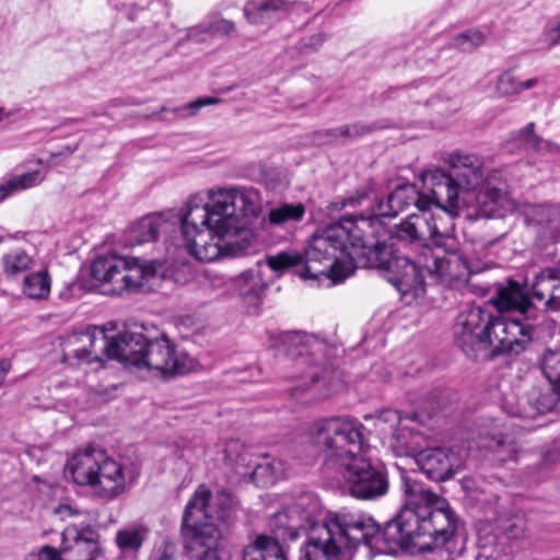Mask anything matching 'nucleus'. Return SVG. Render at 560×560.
<instances>
[{"label": "nucleus", "instance_id": "nucleus-1", "mask_svg": "<svg viewBox=\"0 0 560 560\" xmlns=\"http://www.w3.org/2000/svg\"><path fill=\"white\" fill-rule=\"evenodd\" d=\"M261 208V195L254 187H212L206 202L194 196L178 211L150 213L131 223L125 231L126 245L154 242L179 223L189 254L198 261L211 262L228 254L226 238L238 233L240 219L256 218Z\"/></svg>", "mask_w": 560, "mask_h": 560}, {"label": "nucleus", "instance_id": "nucleus-2", "mask_svg": "<svg viewBox=\"0 0 560 560\" xmlns=\"http://www.w3.org/2000/svg\"><path fill=\"white\" fill-rule=\"evenodd\" d=\"M364 429L349 416L322 417L307 424L305 438L327 466L342 470L353 498L375 500L387 493L389 482L385 470L365 457Z\"/></svg>", "mask_w": 560, "mask_h": 560}, {"label": "nucleus", "instance_id": "nucleus-3", "mask_svg": "<svg viewBox=\"0 0 560 560\" xmlns=\"http://www.w3.org/2000/svg\"><path fill=\"white\" fill-rule=\"evenodd\" d=\"M407 501L395 518L371 538L374 553L396 555L402 550L432 551L453 544L457 518L448 503L420 483L406 482Z\"/></svg>", "mask_w": 560, "mask_h": 560}, {"label": "nucleus", "instance_id": "nucleus-4", "mask_svg": "<svg viewBox=\"0 0 560 560\" xmlns=\"http://www.w3.org/2000/svg\"><path fill=\"white\" fill-rule=\"evenodd\" d=\"M452 230L451 217L411 213L393 228V237L416 245L420 249L419 261L428 273L452 287L466 282L472 271L466 256L458 249Z\"/></svg>", "mask_w": 560, "mask_h": 560}, {"label": "nucleus", "instance_id": "nucleus-5", "mask_svg": "<svg viewBox=\"0 0 560 560\" xmlns=\"http://www.w3.org/2000/svg\"><path fill=\"white\" fill-rule=\"evenodd\" d=\"M107 358L118 360L128 369L163 376L185 374L194 366V361L186 353L177 352L165 335L143 324L112 337L107 342Z\"/></svg>", "mask_w": 560, "mask_h": 560}, {"label": "nucleus", "instance_id": "nucleus-6", "mask_svg": "<svg viewBox=\"0 0 560 560\" xmlns=\"http://www.w3.org/2000/svg\"><path fill=\"white\" fill-rule=\"evenodd\" d=\"M376 532V521L370 515L350 511L330 513L310 524L301 560H351L360 544L370 548Z\"/></svg>", "mask_w": 560, "mask_h": 560}, {"label": "nucleus", "instance_id": "nucleus-7", "mask_svg": "<svg viewBox=\"0 0 560 560\" xmlns=\"http://www.w3.org/2000/svg\"><path fill=\"white\" fill-rule=\"evenodd\" d=\"M444 163L448 166L447 172L442 168L428 171L422 174V182L435 206L455 215L460 202H469L467 194L475 191L491 171L485 167L481 156L464 151L448 153Z\"/></svg>", "mask_w": 560, "mask_h": 560}, {"label": "nucleus", "instance_id": "nucleus-8", "mask_svg": "<svg viewBox=\"0 0 560 560\" xmlns=\"http://www.w3.org/2000/svg\"><path fill=\"white\" fill-rule=\"evenodd\" d=\"M345 235L340 228H326L313 236L304 255L296 252H281L267 256L266 262L270 269L278 272L304 262L302 277L318 279L325 277L334 282L342 281L353 273V264L346 259L340 248V237Z\"/></svg>", "mask_w": 560, "mask_h": 560}, {"label": "nucleus", "instance_id": "nucleus-9", "mask_svg": "<svg viewBox=\"0 0 560 560\" xmlns=\"http://www.w3.org/2000/svg\"><path fill=\"white\" fill-rule=\"evenodd\" d=\"M491 313L480 305H470L459 312L453 334L458 348L472 360L489 359L488 326Z\"/></svg>", "mask_w": 560, "mask_h": 560}, {"label": "nucleus", "instance_id": "nucleus-10", "mask_svg": "<svg viewBox=\"0 0 560 560\" xmlns=\"http://www.w3.org/2000/svg\"><path fill=\"white\" fill-rule=\"evenodd\" d=\"M207 494L206 490H199L196 497L187 503L184 511L182 533L186 541L185 548L192 553L189 560H220L217 548L222 538L221 530L212 523L190 524L195 508L199 506V511L203 510L207 503Z\"/></svg>", "mask_w": 560, "mask_h": 560}, {"label": "nucleus", "instance_id": "nucleus-11", "mask_svg": "<svg viewBox=\"0 0 560 560\" xmlns=\"http://www.w3.org/2000/svg\"><path fill=\"white\" fill-rule=\"evenodd\" d=\"M158 280L154 262L140 265L121 257H107V295L150 290Z\"/></svg>", "mask_w": 560, "mask_h": 560}, {"label": "nucleus", "instance_id": "nucleus-12", "mask_svg": "<svg viewBox=\"0 0 560 560\" xmlns=\"http://www.w3.org/2000/svg\"><path fill=\"white\" fill-rule=\"evenodd\" d=\"M62 362L70 366L97 363L104 366L105 326H90L83 331H72L60 339Z\"/></svg>", "mask_w": 560, "mask_h": 560}, {"label": "nucleus", "instance_id": "nucleus-13", "mask_svg": "<svg viewBox=\"0 0 560 560\" xmlns=\"http://www.w3.org/2000/svg\"><path fill=\"white\" fill-rule=\"evenodd\" d=\"M489 358L502 354H518L525 350L533 339V325L521 317L509 318L500 314H491L488 326Z\"/></svg>", "mask_w": 560, "mask_h": 560}, {"label": "nucleus", "instance_id": "nucleus-14", "mask_svg": "<svg viewBox=\"0 0 560 560\" xmlns=\"http://www.w3.org/2000/svg\"><path fill=\"white\" fill-rule=\"evenodd\" d=\"M54 515L60 521H71L63 529V540H72L69 557L63 560H95L100 556V535L91 525H83V522H75L77 518H86V515L71 504L62 503L54 509Z\"/></svg>", "mask_w": 560, "mask_h": 560}, {"label": "nucleus", "instance_id": "nucleus-15", "mask_svg": "<svg viewBox=\"0 0 560 560\" xmlns=\"http://www.w3.org/2000/svg\"><path fill=\"white\" fill-rule=\"evenodd\" d=\"M469 202H460V207L472 208L485 218H502L515 210V203L504 191V183L498 172L491 175L475 190L467 194Z\"/></svg>", "mask_w": 560, "mask_h": 560}, {"label": "nucleus", "instance_id": "nucleus-16", "mask_svg": "<svg viewBox=\"0 0 560 560\" xmlns=\"http://www.w3.org/2000/svg\"><path fill=\"white\" fill-rule=\"evenodd\" d=\"M390 238L393 237V229L390 230ZM401 245L410 246L415 252V259L411 260L406 256H397L394 259L393 268L388 269V280L398 290L407 303H412L421 298L425 292L424 280L422 276L423 265L419 261L420 249L416 245L398 241Z\"/></svg>", "mask_w": 560, "mask_h": 560}, {"label": "nucleus", "instance_id": "nucleus-17", "mask_svg": "<svg viewBox=\"0 0 560 560\" xmlns=\"http://www.w3.org/2000/svg\"><path fill=\"white\" fill-rule=\"evenodd\" d=\"M416 460L429 479L445 481L464 468L466 456L459 450L432 447L420 451Z\"/></svg>", "mask_w": 560, "mask_h": 560}, {"label": "nucleus", "instance_id": "nucleus-18", "mask_svg": "<svg viewBox=\"0 0 560 560\" xmlns=\"http://www.w3.org/2000/svg\"><path fill=\"white\" fill-rule=\"evenodd\" d=\"M317 508L316 501L311 502L308 497L301 498L287 510L275 513L269 526L278 538L295 539L300 529L307 533L310 524L315 521Z\"/></svg>", "mask_w": 560, "mask_h": 560}, {"label": "nucleus", "instance_id": "nucleus-19", "mask_svg": "<svg viewBox=\"0 0 560 560\" xmlns=\"http://www.w3.org/2000/svg\"><path fill=\"white\" fill-rule=\"evenodd\" d=\"M503 407L512 417L535 419L560 408V394L555 388L542 390L534 387L521 397L508 399Z\"/></svg>", "mask_w": 560, "mask_h": 560}, {"label": "nucleus", "instance_id": "nucleus-20", "mask_svg": "<svg viewBox=\"0 0 560 560\" xmlns=\"http://www.w3.org/2000/svg\"><path fill=\"white\" fill-rule=\"evenodd\" d=\"M105 452L103 450L86 448L74 454L67 467L73 481L79 486L101 489L104 476Z\"/></svg>", "mask_w": 560, "mask_h": 560}, {"label": "nucleus", "instance_id": "nucleus-21", "mask_svg": "<svg viewBox=\"0 0 560 560\" xmlns=\"http://www.w3.org/2000/svg\"><path fill=\"white\" fill-rule=\"evenodd\" d=\"M489 302L499 313L515 312L520 317L529 320L536 317V308L518 282L508 280L500 284Z\"/></svg>", "mask_w": 560, "mask_h": 560}, {"label": "nucleus", "instance_id": "nucleus-22", "mask_svg": "<svg viewBox=\"0 0 560 560\" xmlns=\"http://www.w3.org/2000/svg\"><path fill=\"white\" fill-rule=\"evenodd\" d=\"M431 203L435 205L427 187L424 192H420L415 185H400L389 194L385 206L383 203L378 206V214L395 217L399 212L409 209V207L415 206L422 211L421 214L432 217L424 212Z\"/></svg>", "mask_w": 560, "mask_h": 560}, {"label": "nucleus", "instance_id": "nucleus-23", "mask_svg": "<svg viewBox=\"0 0 560 560\" xmlns=\"http://www.w3.org/2000/svg\"><path fill=\"white\" fill-rule=\"evenodd\" d=\"M525 222L536 229L546 241L560 242V205H527L524 209Z\"/></svg>", "mask_w": 560, "mask_h": 560}, {"label": "nucleus", "instance_id": "nucleus-24", "mask_svg": "<svg viewBox=\"0 0 560 560\" xmlns=\"http://www.w3.org/2000/svg\"><path fill=\"white\" fill-rule=\"evenodd\" d=\"M533 296L549 312H560V262L541 269L532 284Z\"/></svg>", "mask_w": 560, "mask_h": 560}, {"label": "nucleus", "instance_id": "nucleus-25", "mask_svg": "<svg viewBox=\"0 0 560 560\" xmlns=\"http://www.w3.org/2000/svg\"><path fill=\"white\" fill-rule=\"evenodd\" d=\"M368 225L373 228L375 223H380L376 215H369L365 218L363 214L343 218L337 223L330 224L328 228H340L343 230L345 235L340 237V248L346 255V259H349L354 255L363 245L368 243L365 235L363 234L362 226Z\"/></svg>", "mask_w": 560, "mask_h": 560}, {"label": "nucleus", "instance_id": "nucleus-26", "mask_svg": "<svg viewBox=\"0 0 560 560\" xmlns=\"http://www.w3.org/2000/svg\"><path fill=\"white\" fill-rule=\"evenodd\" d=\"M479 529L489 530L488 534L495 538V544L506 551L510 542L525 537L526 520L522 514L504 513L482 525Z\"/></svg>", "mask_w": 560, "mask_h": 560}, {"label": "nucleus", "instance_id": "nucleus-27", "mask_svg": "<svg viewBox=\"0 0 560 560\" xmlns=\"http://www.w3.org/2000/svg\"><path fill=\"white\" fill-rule=\"evenodd\" d=\"M201 489L208 492L207 503L202 511H199V506L195 508L194 515L190 518V524L196 523L198 525H201L206 523H212L218 528V525L214 523V520L228 522L233 517V498L229 493L221 492L218 493L214 499H211V492L205 486H200L197 488L188 503L196 497L197 492Z\"/></svg>", "mask_w": 560, "mask_h": 560}, {"label": "nucleus", "instance_id": "nucleus-28", "mask_svg": "<svg viewBox=\"0 0 560 560\" xmlns=\"http://www.w3.org/2000/svg\"><path fill=\"white\" fill-rule=\"evenodd\" d=\"M390 243L386 240L376 241L374 244L366 243L363 245L349 260L353 264L357 260L359 265L365 268H375L388 271L393 268L395 256L394 246L399 244L396 240L389 237Z\"/></svg>", "mask_w": 560, "mask_h": 560}, {"label": "nucleus", "instance_id": "nucleus-29", "mask_svg": "<svg viewBox=\"0 0 560 560\" xmlns=\"http://www.w3.org/2000/svg\"><path fill=\"white\" fill-rule=\"evenodd\" d=\"M232 287L245 305L257 307L264 300L267 282L260 270L249 269L235 276Z\"/></svg>", "mask_w": 560, "mask_h": 560}, {"label": "nucleus", "instance_id": "nucleus-30", "mask_svg": "<svg viewBox=\"0 0 560 560\" xmlns=\"http://www.w3.org/2000/svg\"><path fill=\"white\" fill-rule=\"evenodd\" d=\"M488 533L490 532L479 529L477 545L471 548L460 546L456 556L451 553L452 560H503L506 551Z\"/></svg>", "mask_w": 560, "mask_h": 560}, {"label": "nucleus", "instance_id": "nucleus-31", "mask_svg": "<svg viewBox=\"0 0 560 560\" xmlns=\"http://www.w3.org/2000/svg\"><path fill=\"white\" fill-rule=\"evenodd\" d=\"M486 446L502 460L515 459L520 451V441L516 432L511 425L504 424L501 430L489 435Z\"/></svg>", "mask_w": 560, "mask_h": 560}, {"label": "nucleus", "instance_id": "nucleus-32", "mask_svg": "<svg viewBox=\"0 0 560 560\" xmlns=\"http://www.w3.org/2000/svg\"><path fill=\"white\" fill-rule=\"evenodd\" d=\"M243 560H288L278 538L258 535L242 551Z\"/></svg>", "mask_w": 560, "mask_h": 560}, {"label": "nucleus", "instance_id": "nucleus-33", "mask_svg": "<svg viewBox=\"0 0 560 560\" xmlns=\"http://www.w3.org/2000/svg\"><path fill=\"white\" fill-rule=\"evenodd\" d=\"M290 2L287 0H248L244 8V16L249 24H266L272 13L287 11Z\"/></svg>", "mask_w": 560, "mask_h": 560}, {"label": "nucleus", "instance_id": "nucleus-34", "mask_svg": "<svg viewBox=\"0 0 560 560\" xmlns=\"http://www.w3.org/2000/svg\"><path fill=\"white\" fill-rule=\"evenodd\" d=\"M289 465L275 457H264L261 463L255 465L252 471V478L257 483L266 487L275 483L278 479L287 476Z\"/></svg>", "mask_w": 560, "mask_h": 560}, {"label": "nucleus", "instance_id": "nucleus-35", "mask_svg": "<svg viewBox=\"0 0 560 560\" xmlns=\"http://www.w3.org/2000/svg\"><path fill=\"white\" fill-rule=\"evenodd\" d=\"M149 535V528L143 524H132L117 530L115 544L122 553L138 552Z\"/></svg>", "mask_w": 560, "mask_h": 560}, {"label": "nucleus", "instance_id": "nucleus-36", "mask_svg": "<svg viewBox=\"0 0 560 560\" xmlns=\"http://www.w3.org/2000/svg\"><path fill=\"white\" fill-rule=\"evenodd\" d=\"M418 436L406 425H400L385 438L384 443L396 456H408L418 451Z\"/></svg>", "mask_w": 560, "mask_h": 560}, {"label": "nucleus", "instance_id": "nucleus-37", "mask_svg": "<svg viewBox=\"0 0 560 560\" xmlns=\"http://www.w3.org/2000/svg\"><path fill=\"white\" fill-rule=\"evenodd\" d=\"M372 131V127L361 122L341 126L338 128L320 130L314 133V141L318 144H328L346 139H353L366 135Z\"/></svg>", "mask_w": 560, "mask_h": 560}, {"label": "nucleus", "instance_id": "nucleus-38", "mask_svg": "<svg viewBox=\"0 0 560 560\" xmlns=\"http://www.w3.org/2000/svg\"><path fill=\"white\" fill-rule=\"evenodd\" d=\"M51 280L46 268L26 275L22 281V293L32 300H46L50 294Z\"/></svg>", "mask_w": 560, "mask_h": 560}, {"label": "nucleus", "instance_id": "nucleus-39", "mask_svg": "<svg viewBox=\"0 0 560 560\" xmlns=\"http://www.w3.org/2000/svg\"><path fill=\"white\" fill-rule=\"evenodd\" d=\"M105 283V258L98 256L85 269H83L78 280L72 284L85 292H93L102 289Z\"/></svg>", "mask_w": 560, "mask_h": 560}, {"label": "nucleus", "instance_id": "nucleus-40", "mask_svg": "<svg viewBox=\"0 0 560 560\" xmlns=\"http://www.w3.org/2000/svg\"><path fill=\"white\" fill-rule=\"evenodd\" d=\"M34 259L22 249H14L4 254L1 258V266L8 279H16L23 272L34 267Z\"/></svg>", "mask_w": 560, "mask_h": 560}, {"label": "nucleus", "instance_id": "nucleus-41", "mask_svg": "<svg viewBox=\"0 0 560 560\" xmlns=\"http://www.w3.org/2000/svg\"><path fill=\"white\" fill-rule=\"evenodd\" d=\"M280 340L285 348V353L294 359L306 357L315 343L311 336L300 331L284 332Z\"/></svg>", "mask_w": 560, "mask_h": 560}, {"label": "nucleus", "instance_id": "nucleus-42", "mask_svg": "<svg viewBox=\"0 0 560 560\" xmlns=\"http://www.w3.org/2000/svg\"><path fill=\"white\" fill-rule=\"evenodd\" d=\"M131 483L127 481L121 464L107 458V499L125 493Z\"/></svg>", "mask_w": 560, "mask_h": 560}, {"label": "nucleus", "instance_id": "nucleus-43", "mask_svg": "<svg viewBox=\"0 0 560 560\" xmlns=\"http://www.w3.org/2000/svg\"><path fill=\"white\" fill-rule=\"evenodd\" d=\"M305 208L302 203H283L272 208L268 213V220L271 224L282 225L287 222H298L302 220Z\"/></svg>", "mask_w": 560, "mask_h": 560}, {"label": "nucleus", "instance_id": "nucleus-44", "mask_svg": "<svg viewBox=\"0 0 560 560\" xmlns=\"http://www.w3.org/2000/svg\"><path fill=\"white\" fill-rule=\"evenodd\" d=\"M376 199L375 185L372 180L358 188L354 192L350 194L341 200V208H358L365 203H371Z\"/></svg>", "mask_w": 560, "mask_h": 560}, {"label": "nucleus", "instance_id": "nucleus-45", "mask_svg": "<svg viewBox=\"0 0 560 560\" xmlns=\"http://www.w3.org/2000/svg\"><path fill=\"white\" fill-rule=\"evenodd\" d=\"M534 129L535 124L529 122L523 129L520 130V137L527 149H532L537 152L542 150L555 151L558 149L557 144L549 141H545L540 137H538L534 132Z\"/></svg>", "mask_w": 560, "mask_h": 560}, {"label": "nucleus", "instance_id": "nucleus-46", "mask_svg": "<svg viewBox=\"0 0 560 560\" xmlns=\"http://www.w3.org/2000/svg\"><path fill=\"white\" fill-rule=\"evenodd\" d=\"M485 43L483 34L478 30H468L456 35L451 46L463 51H472Z\"/></svg>", "mask_w": 560, "mask_h": 560}, {"label": "nucleus", "instance_id": "nucleus-47", "mask_svg": "<svg viewBox=\"0 0 560 560\" xmlns=\"http://www.w3.org/2000/svg\"><path fill=\"white\" fill-rule=\"evenodd\" d=\"M176 558L177 546L172 538L165 536L155 542L149 560H176Z\"/></svg>", "mask_w": 560, "mask_h": 560}, {"label": "nucleus", "instance_id": "nucleus-48", "mask_svg": "<svg viewBox=\"0 0 560 560\" xmlns=\"http://www.w3.org/2000/svg\"><path fill=\"white\" fill-rule=\"evenodd\" d=\"M212 38L215 36L230 37L236 32V25L232 20L215 14L208 22Z\"/></svg>", "mask_w": 560, "mask_h": 560}, {"label": "nucleus", "instance_id": "nucleus-49", "mask_svg": "<svg viewBox=\"0 0 560 560\" xmlns=\"http://www.w3.org/2000/svg\"><path fill=\"white\" fill-rule=\"evenodd\" d=\"M221 103V100L219 97H213V96H206V97H200V98H197L196 101L183 106V107H178V108H175L173 109V112L175 114H177V116L179 117H191V116H195L199 109H201L202 107L205 106H210V105H217Z\"/></svg>", "mask_w": 560, "mask_h": 560}, {"label": "nucleus", "instance_id": "nucleus-50", "mask_svg": "<svg viewBox=\"0 0 560 560\" xmlns=\"http://www.w3.org/2000/svg\"><path fill=\"white\" fill-rule=\"evenodd\" d=\"M44 177L45 174L42 171L36 170L32 172H26L21 175L12 176V179L15 184L18 191H21L39 185L43 182Z\"/></svg>", "mask_w": 560, "mask_h": 560}, {"label": "nucleus", "instance_id": "nucleus-51", "mask_svg": "<svg viewBox=\"0 0 560 560\" xmlns=\"http://www.w3.org/2000/svg\"><path fill=\"white\" fill-rule=\"evenodd\" d=\"M401 416L397 410L387 409L377 417V425L382 432L386 431V425L390 431L401 425Z\"/></svg>", "mask_w": 560, "mask_h": 560}, {"label": "nucleus", "instance_id": "nucleus-52", "mask_svg": "<svg viewBox=\"0 0 560 560\" xmlns=\"http://www.w3.org/2000/svg\"><path fill=\"white\" fill-rule=\"evenodd\" d=\"M497 89L502 95H511L521 92L520 82L510 72L500 75Z\"/></svg>", "mask_w": 560, "mask_h": 560}, {"label": "nucleus", "instance_id": "nucleus-53", "mask_svg": "<svg viewBox=\"0 0 560 560\" xmlns=\"http://www.w3.org/2000/svg\"><path fill=\"white\" fill-rule=\"evenodd\" d=\"M212 38L208 23H200L195 26L188 27L185 34V40L195 43H205Z\"/></svg>", "mask_w": 560, "mask_h": 560}, {"label": "nucleus", "instance_id": "nucleus-54", "mask_svg": "<svg viewBox=\"0 0 560 560\" xmlns=\"http://www.w3.org/2000/svg\"><path fill=\"white\" fill-rule=\"evenodd\" d=\"M27 560H61L58 552L48 546L43 547L37 553L30 555Z\"/></svg>", "mask_w": 560, "mask_h": 560}, {"label": "nucleus", "instance_id": "nucleus-55", "mask_svg": "<svg viewBox=\"0 0 560 560\" xmlns=\"http://www.w3.org/2000/svg\"><path fill=\"white\" fill-rule=\"evenodd\" d=\"M240 443L237 441H230L228 444H226V448H225V455H226V458L231 462V463H237V462H244L245 460V454H237L236 456H234V453L240 448Z\"/></svg>", "mask_w": 560, "mask_h": 560}, {"label": "nucleus", "instance_id": "nucleus-56", "mask_svg": "<svg viewBox=\"0 0 560 560\" xmlns=\"http://www.w3.org/2000/svg\"><path fill=\"white\" fill-rule=\"evenodd\" d=\"M16 191H18V189L15 187V184H14L12 177L0 183V202H2L5 198H8L9 196H11L12 194H14Z\"/></svg>", "mask_w": 560, "mask_h": 560}, {"label": "nucleus", "instance_id": "nucleus-57", "mask_svg": "<svg viewBox=\"0 0 560 560\" xmlns=\"http://www.w3.org/2000/svg\"><path fill=\"white\" fill-rule=\"evenodd\" d=\"M546 40L551 46L560 45V22L546 32Z\"/></svg>", "mask_w": 560, "mask_h": 560}, {"label": "nucleus", "instance_id": "nucleus-58", "mask_svg": "<svg viewBox=\"0 0 560 560\" xmlns=\"http://www.w3.org/2000/svg\"><path fill=\"white\" fill-rule=\"evenodd\" d=\"M11 364L9 361H0V381L3 382L8 372L10 371Z\"/></svg>", "mask_w": 560, "mask_h": 560}, {"label": "nucleus", "instance_id": "nucleus-59", "mask_svg": "<svg viewBox=\"0 0 560 560\" xmlns=\"http://www.w3.org/2000/svg\"><path fill=\"white\" fill-rule=\"evenodd\" d=\"M536 84H537V79L533 78V79H528L526 81L520 82V88H521V91H523V90L532 89Z\"/></svg>", "mask_w": 560, "mask_h": 560}, {"label": "nucleus", "instance_id": "nucleus-60", "mask_svg": "<svg viewBox=\"0 0 560 560\" xmlns=\"http://www.w3.org/2000/svg\"><path fill=\"white\" fill-rule=\"evenodd\" d=\"M305 378H310L312 382H315L318 380V373L317 371H310L306 375H304Z\"/></svg>", "mask_w": 560, "mask_h": 560}, {"label": "nucleus", "instance_id": "nucleus-61", "mask_svg": "<svg viewBox=\"0 0 560 560\" xmlns=\"http://www.w3.org/2000/svg\"><path fill=\"white\" fill-rule=\"evenodd\" d=\"M11 113H9L4 107H0V121L9 118Z\"/></svg>", "mask_w": 560, "mask_h": 560}, {"label": "nucleus", "instance_id": "nucleus-62", "mask_svg": "<svg viewBox=\"0 0 560 560\" xmlns=\"http://www.w3.org/2000/svg\"><path fill=\"white\" fill-rule=\"evenodd\" d=\"M312 40H315L317 44H320L323 42L322 35H317L311 38Z\"/></svg>", "mask_w": 560, "mask_h": 560}, {"label": "nucleus", "instance_id": "nucleus-63", "mask_svg": "<svg viewBox=\"0 0 560 560\" xmlns=\"http://www.w3.org/2000/svg\"><path fill=\"white\" fill-rule=\"evenodd\" d=\"M291 394H292V396H299V395H300V387H294V388L292 389V393H291Z\"/></svg>", "mask_w": 560, "mask_h": 560}, {"label": "nucleus", "instance_id": "nucleus-64", "mask_svg": "<svg viewBox=\"0 0 560 560\" xmlns=\"http://www.w3.org/2000/svg\"><path fill=\"white\" fill-rule=\"evenodd\" d=\"M166 110H167V109H166V107H164V106L161 108V113L166 112Z\"/></svg>", "mask_w": 560, "mask_h": 560}]
</instances>
